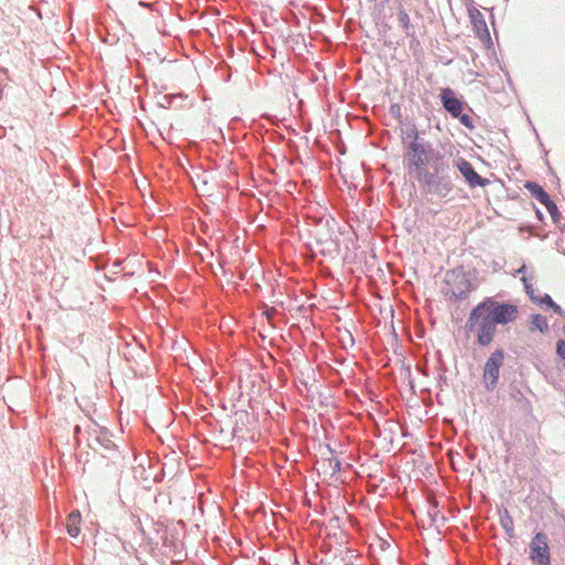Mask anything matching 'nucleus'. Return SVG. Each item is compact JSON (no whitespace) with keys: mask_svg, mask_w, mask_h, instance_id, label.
Instances as JSON below:
<instances>
[{"mask_svg":"<svg viewBox=\"0 0 565 565\" xmlns=\"http://www.w3.org/2000/svg\"><path fill=\"white\" fill-rule=\"evenodd\" d=\"M522 281L524 284V287L526 289L527 292H530V284H529V279L526 277H523L522 278Z\"/></svg>","mask_w":565,"mask_h":565,"instance_id":"obj_20","label":"nucleus"},{"mask_svg":"<svg viewBox=\"0 0 565 565\" xmlns=\"http://www.w3.org/2000/svg\"><path fill=\"white\" fill-rule=\"evenodd\" d=\"M531 331H540L541 333H545L548 330L547 319L542 315H533L531 318L530 324Z\"/></svg>","mask_w":565,"mask_h":565,"instance_id":"obj_12","label":"nucleus"},{"mask_svg":"<svg viewBox=\"0 0 565 565\" xmlns=\"http://www.w3.org/2000/svg\"><path fill=\"white\" fill-rule=\"evenodd\" d=\"M66 529L71 536H78L81 533V513L78 511H73L68 514L66 520Z\"/></svg>","mask_w":565,"mask_h":565,"instance_id":"obj_10","label":"nucleus"},{"mask_svg":"<svg viewBox=\"0 0 565 565\" xmlns=\"http://www.w3.org/2000/svg\"><path fill=\"white\" fill-rule=\"evenodd\" d=\"M405 157L408 173L415 175L417 180L429 179L433 171L440 173L449 170L445 157L436 151L430 143L418 141L417 135L409 143Z\"/></svg>","mask_w":565,"mask_h":565,"instance_id":"obj_1","label":"nucleus"},{"mask_svg":"<svg viewBox=\"0 0 565 565\" xmlns=\"http://www.w3.org/2000/svg\"><path fill=\"white\" fill-rule=\"evenodd\" d=\"M524 188L542 204L546 203L547 199L550 198L548 193L544 191V189L536 182L527 181L524 184Z\"/></svg>","mask_w":565,"mask_h":565,"instance_id":"obj_11","label":"nucleus"},{"mask_svg":"<svg viewBox=\"0 0 565 565\" xmlns=\"http://www.w3.org/2000/svg\"><path fill=\"white\" fill-rule=\"evenodd\" d=\"M467 285L468 287L466 290H461L459 294L454 292V296L457 299L466 298L468 296V294L470 292V284L467 281Z\"/></svg>","mask_w":565,"mask_h":565,"instance_id":"obj_18","label":"nucleus"},{"mask_svg":"<svg viewBox=\"0 0 565 565\" xmlns=\"http://www.w3.org/2000/svg\"><path fill=\"white\" fill-rule=\"evenodd\" d=\"M529 558L534 565H551V550L547 535L536 533L529 545Z\"/></svg>","mask_w":565,"mask_h":565,"instance_id":"obj_4","label":"nucleus"},{"mask_svg":"<svg viewBox=\"0 0 565 565\" xmlns=\"http://www.w3.org/2000/svg\"><path fill=\"white\" fill-rule=\"evenodd\" d=\"M503 360L504 352L502 350H495L488 358L483 367V381L488 390H493L495 387Z\"/></svg>","mask_w":565,"mask_h":565,"instance_id":"obj_6","label":"nucleus"},{"mask_svg":"<svg viewBox=\"0 0 565 565\" xmlns=\"http://www.w3.org/2000/svg\"><path fill=\"white\" fill-rule=\"evenodd\" d=\"M397 18H398V22L401 23V25L405 30H407L409 28V24H411V19H409V15L407 14L406 10L405 9H399L398 13H397Z\"/></svg>","mask_w":565,"mask_h":565,"instance_id":"obj_13","label":"nucleus"},{"mask_svg":"<svg viewBox=\"0 0 565 565\" xmlns=\"http://www.w3.org/2000/svg\"><path fill=\"white\" fill-rule=\"evenodd\" d=\"M557 354L565 360V340L561 339L556 343Z\"/></svg>","mask_w":565,"mask_h":565,"instance_id":"obj_16","label":"nucleus"},{"mask_svg":"<svg viewBox=\"0 0 565 565\" xmlns=\"http://www.w3.org/2000/svg\"><path fill=\"white\" fill-rule=\"evenodd\" d=\"M483 303L489 310L495 324H508L516 320L519 308L513 303L498 302L492 298H487Z\"/></svg>","mask_w":565,"mask_h":565,"instance_id":"obj_3","label":"nucleus"},{"mask_svg":"<svg viewBox=\"0 0 565 565\" xmlns=\"http://www.w3.org/2000/svg\"><path fill=\"white\" fill-rule=\"evenodd\" d=\"M501 522H502L503 527L507 530V532L510 535H512L513 531H514L512 518L510 515H507L505 518L502 519Z\"/></svg>","mask_w":565,"mask_h":565,"instance_id":"obj_15","label":"nucleus"},{"mask_svg":"<svg viewBox=\"0 0 565 565\" xmlns=\"http://www.w3.org/2000/svg\"><path fill=\"white\" fill-rule=\"evenodd\" d=\"M483 301L478 303L469 313L466 322V332L472 333L481 347H489L497 333V324Z\"/></svg>","mask_w":565,"mask_h":565,"instance_id":"obj_2","label":"nucleus"},{"mask_svg":"<svg viewBox=\"0 0 565 565\" xmlns=\"http://www.w3.org/2000/svg\"><path fill=\"white\" fill-rule=\"evenodd\" d=\"M543 301L551 306L555 311L559 310V306L556 305L548 295L545 296Z\"/></svg>","mask_w":565,"mask_h":565,"instance_id":"obj_19","label":"nucleus"},{"mask_svg":"<svg viewBox=\"0 0 565 565\" xmlns=\"http://www.w3.org/2000/svg\"><path fill=\"white\" fill-rule=\"evenodd\" d=\"M456 167L461 172L462 177L465 178V180L467 181V183L470 186H472V188L482 186L483 188L489 183V181L487 179L481 178L477 173V171L475 170L472 164L469 161H467L466 159L460 158L459 160H457Z\"/></svg>","mask_w":565,"mask_h":565,"instance_id":"obj_8","label":"nucleus"},{"mask_svg":"<svg viewBox=\"0 0 565 565\" xmlns=\"http://www.w3.org/2000/svg\"><path fill=\"white\" fill-rule=\"evenodd\" d=\"M458 118H459L460 122H461L462 125H465L466 127H468V128H471V127H472V121H471L470 116H468V115H461V114H460V116H459Z\"/></svg>","mask_w":565,"mask_h":565,"instance_id":"obj_17","label":"nucleus"},{"mask_svg":"<svg viewBox=\"0 0 565 565\" xmlns=\"http://www.w3.org/2000/svg\"><path fill=\"white\" fill-rule=\"evenodd\" d=\"M441 102L447 111L451 114L455 118L459 117L462 113V102L455 96V93L450 88H445L440 94Z\"/></svg>","mask_w":565,"mask_h":565,"instance_id":"obj_9","label":"nucleus"},{"mask_svg":"<svg viewBox=\"0 0 565 565\" xmlns=\"http://www.w3.org/2000/svg\"><path fill=\"white\" fill-rule=\"evenodd\" d=\"M547 211L550 212L551 216L555 218L558 216V209L556 204L551 200V198L547 199L546 203H543Z\"/></svg>","mask_w":565,"mask_h":565,"instance_id":"obj_14","label":"nucleus"},{"mask_svg":"<svg viewBox=\"0 0 565 565\" xmlns=\"http://www.w3.org/2000/svg\"><path fill=\"white\" fill-rule=\"evenodd\" d=\"M420 183L428 186L429 191L438 196H447L454 189L452 180L448 171L436 173L433 171L430 178L418 180Z\"/></svg>","mask_w":565,"mask_h":565,"instance_id":"obj_5","label":"nucleus"},{"mask_svg":"<svg viewBox=\"0 0 565 565\" xmlns=\"http://www.w3.org/2000/svg\"><path fill=\"white\" fill-rule=\"evenodd\" d=\"M469 17L477 38L487 49H491L493 42L483 14L478 9L472 8L469 9Z\"/></svg>","mask_w":565,"mask_h":565,"instance_id":"obj_7","label":"nucleus"}]
</instances>
